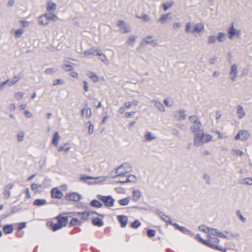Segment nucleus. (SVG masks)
Returning a JSON list of instances; mask_svg holds the SVG:
<instances>
[{
	"label": "nucleus",
	"mask_w": 252,
	"mask_h": 252,
	"mask_svg": "<svg viewBox=\"0 0 252 252\" xmlns=\"http://www.w3.org/2000/svg\"><path fill=\"white\" fill-rule=\"evenodd\" d=\"M131 171V166L127 163H124L116 169V175L114 178H126V180H120L117 181L122 184L134 182L136 180V177L134 175L129 174Z\"/></svg>",
	"instance_id": "1"
},
{
	"label": "nucleus",
	"mask_w": 252,
	"mask_h": 252,
	"mask_svg": "<svg viewBox=\"0 0 252 252\" xmlns=\"http://www.w3.org/2000/svg\"><path fill=\"white\" fill-rule=\"evenodd\" d=\"M213 137L212 135L203 132V129L194 133V145L196 147H200L203 144L212 141Z\"/></svg>",
	"instance_id": "2"
},
{
	"label": "nucleus",
	"mask_w": 252,
	"mask_h": 252,
	"mask_svg": "<svg viewBox=\"0 0 252 252\" xmlns=\"http://www.w3.org/2000/svg\"><path fill=\"white\" fill-rule=\"evenodd\" d=\"M58 222L53 225L52 230L56 231L65 226L68 221V217L64 215H60L56 217Z\"/></svg>",
	"instance_id": "3"
},
{
	"label": "nucleus",
	"mask_w": 252,
	"mask_h": 252,
	"mask_svg": "<svg viewBox=\"0 0 252 252\" xmlns=\"http://www.w3.org/2000/svg\"><path fill=\"white\" fill-rule=\"evenodd\" d=\"M189 120L191 123L193 124L190 127L191 131L195 133L198 131H201L203 129L201 126V123L198 118L195 115H191L189 117Z\"/></svg>",
	"instance_id": "4"
},
{
	"label": "nucleus",
	"mask_w": 252,
	"mask_h": 252,
	"mask_svg": "<svg viewBox=\"0 0 252 252\" xmlns=\"http://www.w3.org/2000/svg\"><path fill=\"white\" fill-rule=\"evenodd\" d=\"M207 238L208 240H207V242L209 244H206V246L214 249H216L223 252H226L225 249L217 245V244L220 242V240L218 238L212 237Z\"/></svg>",
	"instance_id": "5"
},
{
	"label": "nucleus",
	"mask_w": 252,
	"mask_h": 252,
	"mask_svg": "<svg viewBox=\"0 0 252 252\" xmlns=\"http://www.w3.org/2000/svg\"><path fill=\"white\" fill-rule=\"evenodd\" d=\"M238 65L236 64L231 65L229 72V76L230 79L232 82H235L238 77Z\"/></svg>",
	"instance_id": "6"
},
{
	"label": "nucleus",
	"mask_w": 252,
	"mask_h": 252,
	"mask_svg": "<svg viewBox=\"0 0 252 252\" xmlns=\"http://www.w3.org/2000/svg\"><path fill=\"white\" fill-rule=\"evenodd\" d=\"M97 198L103 202L107 207H112L114 205L115 200L111 196H103L98 195Z\"/></svg>",
	"instance_id": "7"
},
{
	"label": "nucleus",
	"mask_w": 252,
	"mask_h": 252,
	"mask_svg": "<svg viewBox=\"0 0 252 252\" xmlns=\"http://www.w3.org/2000/svg\"><path fill=\"white\" fill-rule=\"evenodd\" d=\"M205 30L204 25L202 23H198L193 26L192 34L195 36L201 34Z\"/></svg>",
	"instance_id": "8"
},
{
	"label": "nucleus",
	"mask_w": 252,
	"mask_h": 252,
	"mask_svg": "<svg viewBox=\"0 0 252 252\" xmlns=\"http://www.w3.org/2000/svg\"><path fill=\"white\" fill-rule=\"evenodd\" d=\"M228 37L230 39H232L234 37L239 38L241 34V31L236 29L234 28V24L232 23L231 26L228 30Z\"/></svg>",
	"instance_id": "9"
},
{
	"label": "nucleus",
	"mask_w": 252,
	"mask_h": 252,
	"mask_svg": "<svg viewBox=\"0 0 252 252\" xmlns=\"http://www.w3.org/2000/svg\"><path fill=\"white\" fill-rule=\"evenodd\" d=\"M251 136V133L247 130H241L235 136V140H240L241 141H246Z\"/></svg>",
	"instance_id": "10"
},
{
	"label": "nucleus",
	"mask_w": 252,
	"mask_h": 252,
	"mask_svg": "<svg viewBox=\"0 0 252 252\" xmlns=\"http://www.w3.org/2000/svg\"><path fill=\"white\" fill-rule=\"evenodd\" d=\"M117 26L120 28V32L123 33H127L130 32L129 26L123 20L118 21Z\"/></svg>",
	"instance_id": "11"
},
{
	"label": "nucleus",
	"mask_w": 252,
	"mask_h": 252,
	"mask_svg": "<svg viewBox=\"0 0 252 252\" xmlns=\"http://www.w3.org/2000/svg\"><path fill=\"white\" fill-rule=\"evenodd\" d=\"M148 44H151L154 46H157L158 45V42L157 41L154 39L152 36L150 35L143 38L141 43V45L142 46H145Z\"/></svg>",
	"instance_id": "12"
},
{
	"label": "nucleus",
	"mask_w": 252,
	"mask_h": 252,
	"mask_svg": "<svg viewBox=\"0 0 252 252\" xmlns=\"http://www.w3.org/2000/svg\"><path fill=\"white\" fill-rule=\"evenodd\" d=\"M96 53L99 56L103 55V53H102V52L100 51L98 48L95 47H94L89 50L85 51L84 52V54L85 57H87L89 55H94Z\"/></svg>",
	"instance_id": "13"
},
{
	"label": "nucleus",
	"mask_w": 252,
	"mask_h": 252,
	"mask_svg": "<svg viewBox=\"0 0 252 252\" xmlns=\"http://www.w3.org/2000/svg\"><path fill=\"white\" fill-rule=\"evenodd\" d=\"M151 102L154 104V106L159 111L164 112L165 111V108L162 103L156 99H152Z\"/></svg>",
	"instance_id": "14"
},
{
	"label": "nucleus",
	"mask_w": 252,
	"mask_h": 252,
	"mask_svg": "<svg viewBox=\"0 0 252 252\" xmlns=\"http://www.w3.org/2000/svg\"><path fill=\"white\" fill-rule=\"evenodd\" d=\"M236 113L239 119L244 118L246 115V113L244 107L241 105H238L236 107Z\"/></svg>",
	"instance_id": "15"
},
{
	"label": "nucleus",
	"mask_w": 252,
	"mask_h": 252,
	"mask_svg": "<svg viewBox=\"0 0 252 252\" xmlns=\"http://www.w3.org/2000/svg\"><path fill=\"white\" fill-rule=\"evenodd\" d=\"M172 19L171 14L168 13L167 14H163L161 17L157 20V21L161 24H166L168 21Z\"/></svg>",
	"instance_id": "16"
},
{
	"label": "nucleus",
	"mask_w": 252,
	"mask_h": 252,
	"mask_svg": "<svg viewBox=\"0 0 252 252\" xmlns=\"http://www.w3.org/2000/svg\"><path fill=\"white\" fill-rule=\"evenodd\" d=\"M174 117L178 120H185L186 117V112L184 110H180L175 112Z\"/></svg>",
	"instance_id": "17"
},
{
	"label": "nucleus",
	"mask_w": 252,
	"mask_h": 252,
	"mask_svg": "<svg viewBox=\"0 0 252 252\" xmlns=\"http://www.w3.org/2000/svg\"><path fill=\"white\" fill-rule=\"evenodd\" d=\"M65 198L66 200L78 201L80 199V196L79 194L75 193L72 192L69 194H67L65 196Z\"/></svg>",
	"instance_id": "18"
},
{
	"label": "nucleus",
	"mask_w": 252,
	"mask_h": 252,
	"mask_svg": "<svg viewBox=\"0 0 252 252\" xmlns=\"http://www.w3.org/2000/svg\"><path fill=\"white\" fill-rule=\"evenodd\" d=\"M96 214V212L93 211L82 212L78 213V215L80 216L81 219L84 220H88L91 216Z\"/></svg>",
	"instance_id": "19"
},
{
	"label": "nucleus",
	"mask_w": 252,
	"mask_h": 252,
	"mask_svg": "<svg viewBox=\"0 0 252 252\" xmlns=\"http://www.w3.org/2000/svg\"><path fill=\"white\" fill-rule=\"evenodd\" d=\"M52 196L53 198L60 199L63 195V193L58 188H54L51 191Z\"/></svg>",
	"instance_id": "20"
},
{
	"label": "nucleus",
	"mask_w": 252,
	"mask_h": 252,
	"mask_svg": "<svg viewBox=\"0 0 252 252\" xmlns=\"http://www.w3.org/2000/svg\"><path fill=\"white\" fill-rule=\"evenodd\" d=\"M86 116L87 118H90L92 116V110L88 107V104H86L81 111V116Z\"/></svg>",
	"instance_id": "21"
},
{
	"label": "nucleus",
	"mask_w": 252,
	"mask_h": 252,
	"mask_svg": "<svg viewBox=\"0 0 252 252\" xmlns=\"http://www.w3.org/2000/svg\"><path fill=\"white\" fill-rule=\"evenodd\" d=\"M157 139V136L153 133L147 131L144 135V140L146 141H151Z\"/></svg>",
	"instance_id": "22"
},
{
	"label": "nucleus",
	"mask_w": 252,
	"mask_h": 252,
	"mask_svg": "<svg viewBox=\"0 0 252 252\" xmlns=\"http://www.w3.org/2000/svg\"><path fill=\"white\" fill-rule=\"evenodd\" d=\"M57 9V5L56 3L48 1L47 3V9L48 11L50 12H55Z\"/></svg>",
	"instance_id": "23"
},
{
	"label": "nucleus",
	"mask_w": 252,
	"mask_h": 252,
	"mask_svg": "<svg viewBox=\"0 0 252 252\" xmlns=\"http://www.w3.org/2000/svg\"><path fill=\"white\" fill-rule=\"evenodd\" d=\"M142 196V193L140 190L134 189L132 192V200L135 202H137Z\"/></svg>",
	"instance_id": "24"
},
{
	"label": "nucleus",
	"mask_w": 252,
	"mask_h": 252,
	"mask_svg": "<svg viewBox=\"0 0 252 252\" xmlns=\"http://www.w3.org/2000/svg\"><path fill=\"white\" fill-rule=\"evenodd\" d=\"M118 219L121 223V226L122 227H125L126 226L128 221V219L127 217L124 216H118Z\"/></svg>",
	"instance_id": "25"
},
{
	"label": "nucleus",
	"mask_w": 252,
	"mask_h": 252,
	"mask_svg": "<svg viewBox=\"0 0 252 252\" xmlns=\"http://www.w3.org/2000/svg\"><path fill=\"white\" fill-rule=\"evenodd\" d=\"M239 183L243 185L251 186L252 185V177L243 178L240 181Z\"/></svg>",
	"instance_id": "26"
},
{
	"label": "nucleus",
	"mask_w": 252,
	"mask_h": 252,
	"mask_svg": "<svg viewBox=\"0 0 252 252\" xmlns=\"http://www.w3.org/2000/svg\"><path fill=\"white\" fill-rule=\"evenodd\" d=\"M54 12H50L49 13H45L44 16L46 17L47 20L56 21L58 19V16L53 13Z\"/></svg>",
	"instance_id": "27"
},
{
	"label": "nucleus",
	"mask_w": 252,
	"mask_h": 252,
	"mask_svg": "<svg viewBox=\"0 0 252 252\" xmlns=\"http://www.w3.org/2000/svg\"><path fill=\"white\" fill-rule=\"evenodd\" d=\"M137 38V36L135 35H130L127 39V43L131 46H133L134 43Z\"/></svg>",
	"instance_id": "28"
},
{
	"label": "nucleus",
	"mask_w": 252,
	"mask_h": 252,
	"mask_svg": "<svg viewBox=\"0 0 252 252\" xmlns=\"http://www.w3.org/2000/svg\"><path fill=\"white\" fill-rule=\"evenodd\" d=\"M93 177L90 176L84 175L80 178V180L88 183L89 184H93V182H89V180H93Z\"/></svg>",
	"instance_id": "29"
},
{
	"label": "nucleus",
	"mask_w": 252,
	"mask_h": 252,
	"mask_svg": "<svg viewBox=\"0 0 252 252\" xmlns=\"http://www.w3.org/2000/svg\"><path fill=\"white\" fill-rule=\"evenodd\" d=\"M160 217L166 222L173 225V223H172V220L169 216H167L163 213H161L160 215Z\"/></svg>",
	"instance_id": "30"
},
{
	"label": "nucleus",
	"mask_w": 252,
	"mask_h": 252,
	"mask_svg": "<svg viewBox=\"0 0 252 252\" xmlns=\"http://www.w3.org/2000/svg\"><path fill=\"white\" fill-rule=\"evenodd\" d=\"M92 223L94 225L99 227L103 225V221L99 218H94L92 220Z\"/></svg>",
	"instance_id": "31"
},
{
	"label": "nucleus",
	"mask_w": 252,
	"mask_h": 252,
	"mask_svg": "<svg viewBox=\"0 0 252 252\" xmlns=\"http://www.w3.org/2000/svg\"><path fill=\"white\" fill-rule=\"evenodd\" d=\"M218 232L219 230L217 229L210 227L207 237V238H210L212 237V236H218Z\"/></svg>",
	"instance_id": "32"
},
{
	"label": "nucleus",
	"mask_w": 252,
	"mask_h": 252,
	"mask_svg": "<svg viewBox=\"0 0 252 252\" xmlns=\"http://www.w3.org/2000/svg\"><path fill=\"white\" fill-rule=\"evenodd\" d=\"M193 25L191 22H188L186 24L185 32L187 33L192 34Z\"/></svg>",
	"instance_id": "33"
},
{
	"label": "nucleus",
	"mask_w": 252,
	"mask_h": 252,
	"mask_svg": "<svg viewBox=\"0 0 252 252\" xmlns=\"http://www.w3.org/2000/svg\"><path fill=\"white\" fill-rule=\"evenodd\" d=\"M107 177L104 176L93 177V184H98L106 181Z\"/></svg>",
	"instance_id": "34"
},
{
	"label": "nucleus",
	"mask_w": 252,
	"mask_h": 252,
	"mask_svg": "<svg viewBox=\"0 0 252 252\" xmlns=\"http://www.w3.org/2000/svg\"><path fill=\"white\" fill-rule=\"evenodd\" d=\"M226 38V34L224 32H219L218 34L217 40L220 42H223L225 41Z\"/></svg>",
	"instance_id": "35"
},
{
	"label": "nucleus",
	"mask_w": 252,
	"mask_h": 252,
	"mask_svg": "<svg viewBox=\"0 0 252 252\" xmlns=\"http://www.w3.org/2000/svg\"><path fill=\"white\" fill-rule=\"evenodd\" d=\"M60 135H59L58 132H56L53 136V139L52 141V143L55 146H57L58 144V142L59 139H60Z\"/></svg>",
	"instance_id": "36"
},
{
	"label": "nucleus",
	"mask_w": 252,
	"mask_h": 252,
	"mask_svg": "<svg viewBox=\"0 0 252 252\" xmlns=\"http://www.w3.org/2000/svg\"><path fill=\"white\" fill-rule=\"evenodd\" d=\"M3 231L6 234L11 233L13 231V227L12 225H6L3 227Z\"/></svg>",
	"instance_id": "37"
},
{
	"label": "nucleus",
	"mask_w": 252,
	"mask_h": 252,
	"mask_svg": "<svg viewBox=\"0 0 252 252\" xmlns=\"http://www.w3.org/2000/svg\"><path fill=\"white\" fill-rule=\"evenodd\" d=\"M46 201L44 199H35L33 202V204L35 206H41L46 204Z\"/></svg>",
	"instance_id": "38"
},
{
	"label": "nucleus",
	"mask_w": 252,
	"mask_h": 252,
	"mask_svg": "<svg viewBox=\"0 0 252 252\" xmlns=\"http://www.w3.org/2000/svg\"><path fill=\"white\" fill-rule=\"evenodd\" d=\"M39 23L41 25L44 26L47 25L49 24L46 17L44 16V14L40 16Z\"/></svg>",
	"instance_id": "39"
},
{
	"label": "nucleus",
	"mask_w": 252,
	"mask_h": 252,
	"mask_svg": "<svg viewBox=\"0 0 252 252\" xmlns=\"http://www.w3.org/2000/svg\"><path fill=\"white\" fill-rule=\"evenodd\" d=\"M20 79H21L20 76H14L13 79L9 80V86H11L14 85L16 83L19 82Z\"/></svg>",
	"instance_id": "40"
},
{
	"label": "nucleus",
	"mask_w": 252,
	"mask_h": 252,
	"mask_svg": "<svg viewBox=\"0 0 252 252\" xmlns=\"http://www.w3.org/2000/svg\"><path fill=\"white\" fill-rule=\"evenodd\" d=\"M88 76L94 82H96L98 81V77L96 74L93 72H90L88 73Z\"/></svg>",
	"instance_id": "41"
},
{
	"label": "nucleus",
	"mask_w": 252,
	"mask_h": 252,
	"mask_svg": "<svg viewBox=\"0 0 252 252\" xmlns=\"http://www.w3.org/2000/svg\"><path fill=\"white\" fill-rule=\"evenodd\" d=\"M232 154L234 156L240 157L244 155V152L240 150L233 149L232 150Z\"/></svg>",
	"instance_id": "42"
},
{
	"label": "nucleus",
	"mask_w": 252,
	"mask_h": 252,
	"mask_svg": "<svg viewBox=\"0 0 252 252\" xmlns=\"http://www.w3.org/2000/svg\"><path fill=\"white\" fill-rule=\"evenodd\" d=\"M91 204L92 206L96 208H100L102 206V204L97 200H93L92 201Z\"/></svg>",
	"instance_id": "43"
},
{
	"label": "nucleus",
	"mask_w": 252,
	"mask_h": 252,
	"mask_svg": "<svg viewBox=\"0 0 252 252\" xmlns=\"http://www.w3.org/2000/svg\"><path fill=\"white\" fill-rule=\"evenodd\" d=\"M129 201H130L129 198L126 197V198H124L122 199H120L119 200V202L122 206H126L129 204Z\"/></svg>",
	"instance_id": "44"
},
{
	"label": "nucleus",
	"mask_w": 252,
	"mask_h": 252,
	"mask_svg": "<svg viewBox=\"0 0 252 252\" xmlns=\"http://www.w3.org/2000/svg\"><path fill=\"white\" fill-rule=\"evenodd\" d=\"M173 225L175 226L177 228H178L179 230H180L182 232L187 233V232H189V231L186 227H183V226H180L177 223H174L173 224Z\"/></svg>",
	"instance_id": "45"
},
{
	"label": "nucleus",
	"mask_w": 252,
	"mask_h": 252,
	"mask_svg": "<svg viewBox=\"0 0 252 252\" xmlns=\"http://www.w3.org/2000/svg\"><path fill=\"white\" fill-rule=\"evenodd\" d=\"M217 37L215 35H211L207 40L209 44H213L216 42Z\"/></svg>",
	"instance_id": "46"
},
{
	"label": "nucleus",
	"mask_w": 252,
	"mask_h": 252,
	"mask_svg": "<svg viewBox=\"0 0 252 252\" xmlns=\"http://www.w3.org/2000/svg\"><path fill=\"white\" fill-rule=\"evenodd\" d=\"M165 105L167 107H171L173 105V100L169 98H166L164 100Z\"/></svg>",
	"instance_id": "47"
},
{
	"label": "nucleus",
	"mask_w": 252,
	"mask_h": 252,
	"mask_svg": "<svg viewBox=\"0 0 252 252\" xmlns=\"http://www.w3.org/2000/svg\"><path fill=\"white\" fill-rule=\"evenodd\" d=\"M32 189L35 192H37L39 191V188L42 187L41 185H39L36 183H33L31 186Z\"/></svg>",
	"instance_id": "48"
},
{
	"label": "nucleus",
	"mask_w": 252,
	"mask_h": 252,
	"mask_svg": "<svg viewBox=\"0 0 252 252\" xmlns=\"http://www.w3.org/2000/svg\"><path fill=\"white\" fill-rule=\"evenodd\" d=\"M236 215L237 216L239 217V218L240 219V220L243 222H246L247 221V219L246 218H245L243 216L242 214V213L241 212V211L240 210H237L236 211Z\"/></svg>",
	"instance_id": "49"
},
{
	"label": "nucleus",
	"mask_w": 252,
	"mask_h": 252,
	"mask_svg": "<svg viewBox=\"0 0 252 252\" xmlns=\"http://www.w3.org/2000/svg\"><path fill=\"white\" fill-rule=\"evenodd\" d=\"M81 223H82V222L81 220H79L76 218H73L71 220L69 224L70 225H74L76 224L80 225L81 224Z\"/></svg>",
	"instance_id": "50"
},
{
	"label": "nucleus",
	"mask_w": 252,
	"mask_h": 252,
	"mask_svg": "<svg viewBox=\"0 0 252 252\" xmlns=\"http://www.w3.org/2000/svg\"><path fill=\"white\" fill-rule=\"evenodd\" d=\"M62 68L65 71H69L73 69V66L69 64H65L62 65Z\"/></svg>",
	"instance_id": "51"
},
{
	"label": "nucleus",
	"mask_w": 252,
	"mask_h": 252,
	"mask_svg": "<svg viewBox=\"0 0 252 252\" xmlns=\"http://www.w3.org/2000/svg\"><path fill=\"white\" fill-rule=\"evenodd\" d=\"M25 136V133L24 131H22L19 132L17 135L18 141L20 142L23 141L24 140Z\"/></svg>",
	"instance_id": "52"
},
{
	"label": "nucleus",
	"mask_w": 252,
	"mask_h": 252,
	"mask_svg": "<svg viewBox=\"0 0 252 252\" xmlns=\"http://www.w3.org/2000/svg\"><path fill=\"white\" fill-rule=\"evenodd\" d=\"M24 33V30L22 29H18L15 32V37L17 38L20 37Z\"/></svg>",
	"instance_id": "53"
},
{
	"label": "nucleus",
	"mask_w": 252,
	"mask_h": 252,
	"mask_svg": "<svg viewBox=\"0 0 252 252\" xmlns=\"http://www.w3.org/2000/svg\"><path fill=\"white\" fill-rule=\"evenodd\" d=\"M173 4V2H170L168 3H163L162 5L163 7V9L165 11H167L168 8L171 7Z\"/></svg>",
	"instance_id": "54"
},
{
	"label": "nucleus",
	"mask_w": 252,
	"mask_h": 252,
	"mask_svg": "<svg viewBox=\"0 0 252 252\" xmlns=\"http://www.w3.org/2000/svg\"><path fill=\"white\" fill-rule=\"evenodd\" d=\"M156 232L155 230L153 229H149L147 231V235L149 237H153L156 235Z\"/></svg>",
	"instance_id": "55"
},
{
	"label": "nucleus",
	"mask_w": 252,
	"mask_h": 252,
	"mask_svg": "<svg viewBox=\"0 0 252 252\" xmlns=\"http://www.w3.org/2000/svg\"><path fill=\"white\" fill-rule=\"evenodd\" d=\"M209 228L210 227H208L206 226L205 225H200L199 226V229L200 231L204 232L207 234H208V233Z\"/></svg>",
	"instance_id": "56"
},
{
	"label": "nucleus",
	"mask_w": 252,
	"mask_h": 252,
	"mask_svg": "<svg viewBox=\"0 0 252 252\" xmlns=\"http://www.w3.org/2000/svg\"><path fill=\"white\" fill-rule=\"evenodd\" d=\"M88 123L89 124V126L88 127V132L89 134H92L94 132V125L91 124L90 121L88 122Z\"/></svg>",
	"instance_id": "57"
},
{
	"label": "nucleus",
	"mask_w": 252,
	"mask_h": 252,
	"mask_svg": "<svg viewBox=\"0 0 252 252\" xmlns=\"http://www.w3.org/2000/svg\"><path fill=\"white\" fill-rule=\"evenodd\" d=\"M141 225V222L138 220H135L133 223H132L131 226L133 228H137L139 227Z\"/></svg>",
	"instance_id": "58"
},
{
	"label": "nucleus",
	"mask_w": 252,
	"mask_h": 252,
	"mask_svg": "<svg viewBox=\"0 0 252 252\" xmlns=\"http://www.w3.org/2000/svg\"><path fill=\"white\" fill-rule=\"evenodd\" d=\"M182 27V25L180 22H175L173 25V28L174 30L180 29Z\"/></svg>",
	"instance_id": "59"
},
{
	"label": "nucleus",
	"mask_w": 252,
	"mask_h": 252,
	"mask_svg": "<svg viewBox=\"0 0 252 252\" xmlns=\"http://www.w3.org/2000/svg\"><path fill=\"white\" fill-rule=\"evenodd\" d=\"M15 96L17 99L20 100L23 98L24 94L21 92H17L15 94Z\"/></svg>",
	"instance_id": "60"
},
{
	"label": "nucleus",
	"mask_w": 252,
	"mask_h": 252,
	"mask_svg": "<svg viewBox=\"0 0 252 252\" xmlns=\"http://www.w3.org/2000/svg\"><path fill=\"white\" fill-rule=\"evenodd\" d=\"M196 238L200 242L202 243L205 245H206V244H209L207 242V240H204L202 237H200V235L199 234L196 236Z\"/></svg>",
	"instance_id": "61"
},
{
	"label": "nucleus",
	"mask_w": 252,
	"mask_h": 252,
	"mask_svg": "<svg viewBox=\"0 0 252 252\" xmlns=\"http://www.w3.org/2000/svg\"><path fill=\"white\" fill-rule=\"evenodd\" d=\"M4 195L6 198H9L11 195L10 190L5 189L4 191Z\"/></svg>",
	"instance_id": "62"
},
{
	"label": "nucleus",
	"mask_w": 252,
	"mask_h": 252,
	"mask_svg": "<svg viewBox=\"0 0 252 252\" xmlns=\"http://www.w3.org/2000/svg\"><path fill=\"white\" fill-rule=\"evenodd\" d=\"M139 18L143 20L145 22H148L150 21V18L147 14H142L140 17H138Z\"/></svg>",
	"instance_id": "63"
},
{
	"label": "nucleus",
	"mask_w": 252,
	"mask_h": 252,
	"mask_svg": "<svg viewBox=\"0 0 252 252\" xmlns=\"http://www.w3.org/2000/svg\"><path fill=\"white\" fill-rule=\"evenodd\" d=\"M204 179L207 184H209L211 183V179L210 176L207 174H204L203 176Z\"/></svg>",
	"instance_id": "64"
}]
</instances>
